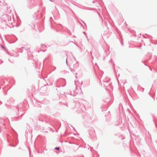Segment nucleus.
Masks as SVG:
<instances>
[{
  "label": "nucleus",
  "mask_w": 157,
  "mask_h": 157,
  "mask_svg": "<svg viewBox=\"0 0 157 157\" xmlns=\"http://www.w3.org/2000/svg\"><path fill=\"white\" fill-rule=\"evenodd\" d=\"M55 149L56 150H59V148L58 147H56L55 148Z\"/></svg>",
  "instance_id": "nucleus-1"
},
{
  "label": "nucleus",
  "mask_w": 157,
  "mask_h": 157,
  "mask_svg": "<svg viewBox=\"0 0 157 157\" xmlns=\"http://www.w3.org/2000/svg\"><path fill=\"white\" fill-rule=\"evenodd\" d=\"M2 48H4V47H3V46H2Z\"/></svg>",
  "instance_id": "nucleus-2"
}]
</instances>
